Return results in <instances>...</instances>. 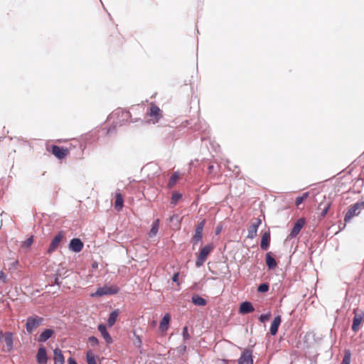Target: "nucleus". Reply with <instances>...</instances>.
Returning a JSON list of instances; mask_svg holds the SVG:
<instances>
[{
  "mask_svg": "<svg viewBox=\"0 0 364 364\" xmlns=\"http://www.w3.org/2000/svg\"><path fill=\"white\" fill-rule=\"evenodd\" d=\"M261 223L262 220L260 218H255V222L252 223V224L248 228V234L247 235V238L252 240L257 236V230Z\"/></svg>",
  "mask_w": 364,
  "mask_h": 364,
  "instance_id": "9",
  "label": "nucleus"
},
{
  "mask_svg": "<svg viewBox=\"0 0 364 364\" xmlns=\"http://www.w3.org/2000/svg\"><path fill=\"white\" fill-rule=\"evenodd\" d=\"M355 316L353 318L352 330L357 332L359 326L363 321V314H357L356 310H354Z\"/></svg>",
  "mask_w": 364,
  "mask_h": 364,
  "instance_id": "21",
  "label": "nucleus"
},
{
  "mask_svg": "<svg viewBox=\"0 0 364 364\" xmlns=\"http://www.w3.org/2000/svg\"><path fill=\"white\" fill-rule=\"evenodd\" d=\"M161 114V109L155 105H151L149 108V115L154 117L156 119H159Z\"/></svg>",
  "mask_w": 364,
  "mask_h": 364,
  "instance_id": "27",
  "label": "nucleus"
},
{
  "mask_svg": "<svg viewBox=\"0 0 364 364\" xmlns=\"http://www.w3.org/2000/svg\"><path fill=\"white\" fill-rule=\"evenodd\" d=\"M191 301L198 306H204L207 304V301L198 294H193L191 297Z\"/></svg>",
  "mask_w": 364,
  "mask_h": 364,
  "instance_id": "24",
  "label": "nucleus"
},
{
  "mask_svg": "<svg viewBox=\"0 0 364 364\" xmlns=\"http://www.w3.org/2000/svg\"><path fill=\"white\" fill-rule=\"evenodd\" d=\"M304 201V198L301 196H299L296 198L295 204L296 206H299L300 204H301Z\"/></svg>",
  "mask_w": 364,
  "mask_h": 364,
  "instance_id": "41",
  "label": "nucleus"
},
{
  "mask_svg": "<svg viewBox=\"0 0 364 364\" xmlns=\"http://www.w3.org/2000/svg\"><path fill=\"white\" fill-rule=\"evenodd\" d=\"M183 127H186L190 126L191 129L193 131H198L205 132L207 130L208 126L205 122H202L200 120L198 119L196 121L193 119L186 120L183 122L181 124Z\"/></svg>",
  "mask_w": 364,
  "mask_h": 364,
  "instance_id": "6",
  "label": "nucleus"
},
{
  "mask_svg": "<svg viewBox=\"0 0 364 364\" xmlns=\"http://www.w3.org/2000/svg\"><path fill=\"white\" fill-rule=\"evenodd\" d=\"M64 237V232L63 231H59L52 239L51 242L49 245V247L47 250V252L48 254H51L53 252H54L59 246L61 240H63Z\"/></svg>",
  "mask_w": 364,
  "mask_h": 364,
  "instance_id": "7",
  "label": "nucleus"
},
{
  "mask_svg": "<svg viewBox=\"0 0 364 364\" xmlns=\"http://www.w3.org/2000/svg\"><path fill=\"white\" fill-rule=\"evenodd\" d=\"M159 228V219L154 220L151 225V228L149 231V235L152 237L156 235Z\"/></svg>",
  "mask_w": 364,
  "mask_h": 364,
  "instance_id": "28",
  "label": "nucleus"
},
{
  "mask_svg": "<svg viewBox=\"0 0 364 364\" xmlns=\"http://www.w3.org/2000/svg\"><path fill=\"white\" fill-rule=\"evenodd\" d=\"M213 169H214V165L213 164H209L208 166V173H212L213 171Z\"/></svg>",
  "mask_w": 364,
  "mask_h": 364,
  "instance_id": "45",
  "label": "nucleus"
},
{
  "mask_svg": "<svg viewBox=\"0 0 364 364\" xmlns=\"http://www.w3.org/2000/svg\"><path fill=\"white\" fill-rule=\"evenodd\" d=\"M281 322V316L278 315L274 318L269 329L272 336H275L277 333Z\"/></svg>",
  "mask_w": 364,
  "mask_h": 364,
  "instance_id": "19",
  "label": "nucleus"
},
{
  "mask_svg": "<svg viewBox=\"0 0 364 364\" xmlns=\"http://www.w3.org/2000/svg\"><path fill=\"white\" fill-rule=\"evenodd\" d=\"M60 284H61V282H60L59 279L58 278H55L54 279V284L50 285L51 287L54 286V285H56L58 287V289H60Z\"/></svg>",
  "mask_w": 364,
  "mask_h": 364,
  "instance_id": "42",
  "label": "nucleus"
},
{
  "mask_svg": "<svg viewBox=\"0 0 364 364\" xmlns=\"http://www.w3.org/2000/svg\"><path fill=\"white\" fill-rule=\"evenodd\" d=\"M269 285L267 282H263L260 284L257 287V291L259 293H266L269 291Z\"/></svg>",
  "mask_w": 364,
  "mask_h": 364,
  "instance_id": "32",
  "label": "nucleus"
},
{
  "mask_svg": "<svg viewBox=\"0 0 364 364\" xmlns=\"http://www.w3.org/2000/svg\"><path fill=\"white\" fill-rule=\"evenodd\" d=\"M364 210V201H358L350 206L344 216V222L349 223L354 216H357Z\"/></svg>",
  "mask_w": 364,
  "mask_h": 364,
  "instance_id": "2",
  "label": "nucleus"
},
{
  "mask_svg": "<svg viewBox=\"0 0 364 364\" xmlns=\"http://www.w3.org/2000/svg\"><path fill=\"white\" fill-rule=\"evenodd\" d=\"M84 247V243L80 238H73L70 240L69 243V249L70 251L78 253L80 252Z\"/></svg>",
  "mask_w": 364,
  "mask_h": 364,
  "instance_id": "12",
  "label": "nucleus"
},
{
  "mask_svg": "<svg viewBox=\"0 0 364 364\" xmlns=\"http://www.w3.org/2000/svg\"><path fill=\"white\" fill-rule=\"evenodd\" d=\"M119 314V310L118 309H114L109 314V318L107 319V325L109 327H112L114 326Z\"/></svg>",
  "mask_w": 364,
  "mask_h": 364,
  "instance_id": "25",
  "label": "nucleus"
},
{
  "mask_svg": "<svg viewBox=\"0 0 364 364\" xmlns=\"http://www.w3.org/2000/svg\"><path fill=\"white\" fill-rule=\"evenodd\" d=\"M351 353L350 350H345L341 364H350Z\"/></svg>",
  "mask_w": 364,
  "mask_h": 364,
  "instance_id": "31",
  "label": "nucleus"
},
{
  "mask_svg": "<svg viewBox=\"0 0 364 364\" xmlns=\"http://www.w3.org/2000/svg\"><path fill=\"white\" fill-rule=\"evenodd\" d=\"M221 230H222V226H220V225H218V226L216 227V228H215V234H216V235L220 234V232H221Z\"/></svg>",
  "mask_w": 364,
  "mask_h": 364,
  "instance_id": "46",
  "label": "nucleus"
},
{
  "mask_svg": "<svg viewBox=\"0 0 364 364\" xmlns=\"http://www.w3.org/2000/svg\"><path fill=\"white\" fill-rule=\"evenodd\" d=\"M86 360L87 364H97L95 356L91 350L86 353Z\"/></svg>",
  "mask_w": 364,
  "mask_h": 364,
  "instance_id": "30",
  "label": "nucleus"
},
{
  "mask_svg": "<svg viewBox=\"0 0 364 364\" xmlns=\"http://www.w3.org/2000/svg\"><path fill=\"white\" fill-rule=\"evenodd\" d=\"M255 311V308L250 301H245L240 304L239 313L241 314H247Z\"/></svg>",
  "mask_w": 364,
  "mask_h": 364,
  "instance_id": "18",
  "label": "nucleus"
},
{
  "mask_svg": "<svg viewBox=\"0 0 364 364\" xmlns=\"http://www.w3.org/2000/svg\"><path fill=\"white\" fill-rule=\"evenodd\" d=\"M88 342L92 347H95L99 344L97 338L94 336H90L88 338Z\"/></svg>",
  "mask_w": 364,
  "mask_h": 364,
  "instance_id": "35",
  "label": "nucleus"
},
{
  "mask_svg": "<svg viewBox=\"0 0 364 364\" xmlns=\"http://www.w3.org/2000/svg\"><path fill=\"white\" fill-rule=\"evenodd\" d=\"M179 275H180L179 272H175L171 278V280L173 281V282L176 283L178 285H179V282H178Z\"/></svg>",
  "mask_w": 364,
  "mask_h": 364,
  "instance_id": "40",
  "label": "nucleus"
},
{
  "mask_svg": "<svg viewBox=\"0 0 364 364\" xmlns=\"http://www.w3.org/2000/svg\"><path fill=\"white\" fill-rule=\"evenodd\" d=\"M179 348H180V351L181 352L184 353V352L186 351L187 346L186 345H182Z\"/></svg>",
  "mask_w": 364,
  "mask_h": 364,
  "instance_id": "47",
  "label": "nucleus"
},
{
  "mask_svg": "<svg viewBox=\"0 0 364 364\" xmlns=\"http://www.w3.org/2000/svg\"><path fill=\"white\" fill-rule=\"evenodd\" d=\"M92 268L94 269H96L98 267V263L97 262H94L92 264Z\"/></svg>",
  "mask_w": 364,
  "mask_h": 364,
  "instance_id": "49",
  "label": "nucleus"
},
{
  "mask_svg": "<svg viewBox=\"0 0 364 364\" xmlns=\"http://www.w3.org/2000/svg\"><path fill=\"white\" fill-rule=\"evenodd\" d=\"M55 334V331L52 328H46L37 338L38 343H44L50 338Z\"/></svg>",
  "mask_w": 364,
  "mask_h": 364,
  "instance_id": "17",
  "label": "nucleus"
},
{
  "mask_svg": "<svg viewBox=\"0 0 364 364\" xmlns=\"http://www.w3.org/2000/svg\"><path fill=\"white\" fill-rule=\"evenodd\" d=\"M331 205V198H326L323 196V199L318 205V210L321 211L320 215L322 218L325 217Z\"/></svg>",
  "mask_w": 364,
  "mask_h": 364,
  "instance_id": "10",
  "label": "nucleus"
},
{
  "mask_svg": "<svg viewBox=\"0 0 364 364\" xmlns=\"http://www.w3.org/2000/svg\"><path fill=\"white\" fill-rule=\"evenodd\" d=\"M51 152L57 159H63L67 156L68 154V149L58 145H52Z\"/></svg>",
  "mask_w": 364,
  "mask_h": 364,
  "instance_id": "8",
  "label": "nucleus"
},
{
  "mask_svg": "<svg viewBox=\"0 0 364 364\" xmlns=\"http://www.w3.org/2000/svg\"><path fill=\"white\" fill-rule=\"evenodd\" d=\"M138 339H139V344H141V341L140 340V338L139 337H138Z\"/></svg>",
  "mask_w": 364,
  "mask_h": 364,
  "instance_id": "51",
  "label": "nucleus"
},
{
  "mask_svg": "<svg viewBox=\"0 0 364 364\" xmlns=\"http://www.w3.org/2000/svg\"><path fill=\"white\" fill-rule=\"evenodd\" d=\"M237 363L238 364H253L252 351L249 349L244 350Z\"/></svg>",
  "mask_w": 364,
  "mask_h": 364,
  "instance_id": "13",
  "label": "nucleus"
},
{
  "mask_svg": "<svg viewBox=\"0 0 364 364\" xmlns=\"http://www.w3.org/2000/svg\"><path fill=\"white\" fill-rule=\"evenodd\" d=\"M130 117V112L129 111L124 110L122 108H117L113 111L108 117V119L112 121V126L107 130L106 134H111L115 131L117 127H121L128 122Z\"/></svg>",
  "mask_w": 364,
  "mask_h": 364,
  "instance_id": "1",
  "label": "nucleus"
},
{
  "mask_svg": "<svg viewBox=\"0 0 364 364\" xmlns=\"http://www.w3.org/2000/svg\"><path fill=\"white\" fill-rule=\"evenodd\" d=\"M36 361L38 364H46L48 361V356L46 349L44 346H41L38 348L36 354Z\"/></svg>",
  "mask_w": 364,
  "mask_h": 364,
  "instance_id": "15",
  "label": "nucleus"
},
{
  "mask_svg": "<svg viewBox=\"0 0 364 364\" xmlns=\"http://www.w3.org/2000/svg\"><path fill=\"white\" fill-rule=\"evenodd\" d=\"M33 242V237L31 236L28 238H27L24 242H23V247H30Z\"/></svg>",
  "mask_w": 364,
  "mask_h": 364,
  "instance_id": "39",
  "label": "nucleus"
},
{
  "mask_svg": "<svg viewBox=\"0 0 364 364\" xmlns=\"http://www.w3.org/2000/svg\"><path fill=\"white\" fill-rule=\"evenodd\" d=\"M213 249L214 245L213 243L208 244L200 249L196 260V266L197 267H200L204 264L208 255Z\"/></svg>",
  "mask_w": 364,
  "mask_h": 364,
  "instance_id": "5",
  "label": "nucleus"
},
{
  "mask_svg": "<svg viewBox=\"0 0 364 364\" xmlns=\"http://www.w3.org/2000/svg\"><path fill=\"white\" fill-rule=\"evenodd\" d=\"M177 179H178V175L176 173H174L169 178L168 185L170 186H173L176 183Z\"/></svg>",
  "mask_w": 364,
  "mask_h": 364,
  "instance_id": "37",
  "label": "nucleus"
},
{
  "mask_svg": "<svg viewBox=\"0 0 364 364\" xmlns=\"http://www.w3.org/2000/svg\"><path fill=\"white\" fill-rule=\"evenodd\" d=\"M54 354V364H63L65 363V358L60 348H56L53 350Z\"/></svg>",
  "mask_w": 364,
  "mask_h": 364,
  "instance_id": "23",
  "label": "nucleus"
},
{
  "mask_svg": "<svg viewBox=\"0 0 364 364\" xmlns=\"http://www.w3.org/2000/svg\"><path fill=\"white\" fill-rule=\"evenodd\" d=\"M182 336L184 341H186L191 338L187 326H184L183 328Z\"/></svg>",
  "mask_w": 364,
  "mask_h": 364,
  "instance_id": "34",
  "label": "nucleus"
},
{
  "mask_svg": "<svg viewBox=\"0 0 364 364\" xmlns=\"http://www.w3.org/2000/svg\"><path fill=\"white\" fill-rule=\"evenodd\" d=\"M265 262L269 270L274 269L277 265V262L274 257L272 256V253L271 252H269L266 254Z\"/></svg>",
  "mask_w": 364,
  "mask_h": 364,
  "instance_id": "20",
  "label": "nucleus"
},
{
  "mask_svg": "<svg viewBox=\"0 0 364 364\" xmlns=\"http://www.w3.org/2000/svg\"><path fill=\"white\" fill-rule=\"evenodd\" d=\"M271 241V233L270 230H268L264 231L262 234L261 242H260V247L262 250H267L269 247Z\"/></svg>",
  "mask_w": 364,
  "mask_h": 364,
  "instance_id": "14",
  "label": "nucleus"
},
{
  "mask_svg": "<svg viewBox=\"0 0 364 364\" xmlns=\"http://www.w3.org/2000/svg\"><path fill=\"white\" fill-rule=\"evenodd\" d=\"M205 220L203 219L202 221H200V223H198V224L196 225V230H199V231H203V228H204V226H205Z\"/></svg>",
  "mask_w": 364,
  "mask_h": 364,
  "instance_id": "38",
  "label": "nucleus"
},
{
  "mask_svg": "<svg viewBox=\"0 0 364 364\" xmlns=\"http://www.w3.org/2000/svg\"><path fill=\"white\" fill-rule=\"evenodd\" d=\"M305 224V220L303 218H299L294 223L290 234L289 235V238L296 237V235L300 232L303 226Z\"/></svg>",
  "mask_w": 364,
  "mask_h": 364,
  "instance_id": "11",
  "label": "nucleus"
},
{
  "mask_svg": "<svg viewBox=\"0 0 364 364\" xmlns=\"http://www.w3.org/2000/svg\"><path fill=\"white\" fill-rule=\"evenodd\" d=\"M44 321V318L41 316L34 315L28 316L26 322V330L28 334H31L33 330L41 326Z\"/></svg>",
  "mask_w": 364,
  "mask_h": 364,
  "instance_id": "4",
  "label": "nucleus"
},
{
  "mask_svg": "<svg viewBox=\"0 0 364 364\" xmlns=\"http://www.w3.org/2000/svg\"><path fill=\"white\" fill-rule=\"evenodd\" d=\"M68 362L69 364H77L76 360L73 357H70L68 359Z\"/></svg>",
  "mask_w": 364,
  "mask_h": 364,
  "instance_id": "44",
  "label": "nucleus"
},
{
  "mask_svg": "<svg viewBox=\"0 0 364 364\" xmlns=\"http://www.w3.org/2000/svg\"><path fill=\"white\" fill-rule=\"evenodd\" d=\"M60 277V273H58V272H57V273L55 274V278H58V279H59V277Z\"/></svg>",
  "mask_w": 364,
  "mask_h": 364,
  "instance_id": "50",
  "label": "nucleus"
},
{
  "mask_svg": "<svg viewBox=\"0 0 364 364\" xmlns=\"http://www.w3.org/2000/svg\"><path fill=\"white\" fill-rule=\"evenodd\" d=\"M270 316H271V314L270 313L261 314L259 316V321L260 322H262V323H264L266 321L269 320Z\"/></svg>",
  "mask_w": 364,
  "mask_h": 364,
  "instance_id": "36",
  "label": "nucleus"
},
{
  "mask_svg": "<svg viewBox=\"0 0 364 364\" xmlns=\"http://www.w3.org/2000/svg\"><path fill=\"white\" fill-rule=\"evenodd\" d=\"M309 196V192H305L302 194V196H301V198H304V200H305Z\"/></svg>",
  "mask_w": 364,
  "mask_h": 364,
  "instance_id": "48",
  "label": "nucleus"
},
{
  "mask_svg": "<svg viewBox=\"0 0 364 364\" xmlns=\"http://www.w3.org/2000/svg\"><path fill=\"white\" fill-rule=\"evenodd\" d=\"M182 198V194L178 192H175L172 194L171 203L176 205L178 200Z\"/></svg>",
  "mask_w": 364,
  "mask_h": 364,
  "instance_id": "33",
  "label": "nucleus"
},
{
  "mask_svg": "<svg viewBox=\"0 0 364 364\" xmlns=\"http://www.w3.org/2000/svg\"><path fill=\"white\" fill-rule=\"evenodd\" d=\"M119 291V288L117 285H104L97 289L95 293L91 294L92 297H100L105 295H114Z\"/></svg>",
  "mask_w": 364,
  "mask_h": 364,
  "instance_id": "3",
  "label": "nucleus"
},
{
  "mask_svg": "<svg viewBox=\"0 0 364 364\" xmlns=\"http://www.w3.org/2000/svg\"><path fill=\"white\" fill-rule=\"evenodd\" d=\"M170 320H171V316L169 314H166L163 316V318L161 320L160 323H159V329L161 331L164 332V331H167V329L168 328Z\"/></svg>",
  "mask_w": 364,
  "mask_h": 364,
  "instance_id": "22",
  "label": "nucleus"
},
{
  "mask_svg": "<svg viewBox=\"0 0 364 364\" xmlns=\"http://www.w3.org/2000/svg\"><path fill=\"white\" fill-rule=\"evenodd\" d=\"M0 279H1L4 282H6V275L3 271H0Z\"/></svg>",
  "mask_w": 364,
  "mask_h": 364,
  "instance_id": "43",
  "label": "nucleus"
},
{
  "mask_svg": "<svg viewBox=\"0 0 364 364\" xmlns=\"http://www.w3.org/2000/svg\"><path fill=\"white\" fill-rule=\"evenodd\" d=\"M202 239H203V232L195 230V233L191 239V242L193 245H196L198 242L201 241Z\"/></svg>",
  "mask_w": 364,
  "mask_h": 364,
  "instance_id": "29",
  "label": "nucleus"
},
{
  "mask_svg": "<svg viewBox=\"0 0 364 364\" xmlns=\"http://www.w3.org/2000/svg\"><path fill=\"white\" fill-rule=\"evenodd\" d=\"M123 204H124V199H123L122 195L120 193H117L116 194V197H115L114 208L117 211H119L122 209Z\"/></svg>",
  "mask_w": 364,
  "mask_h": 364,
  "instance_id": "26",
  "label": "nucleus"
},
{
  "mask_svg": "<svg viewBox=\"0 0 364 364\" xmlns=\"http://www.w3.org/2000/svg\"><path fill=\"white\" fill-rule=\"evenodd\" d=\"M98 331L100 332L102 336L105 339L107 344H111L113 342L112 338L107 330V327L105 324L100 323L97 326Z\"/></svg>",
  "mask_w": 364,
  "mask_h": 364,
  "instance_id": "16",
  "label": "nucleus"
}]
</instances>
